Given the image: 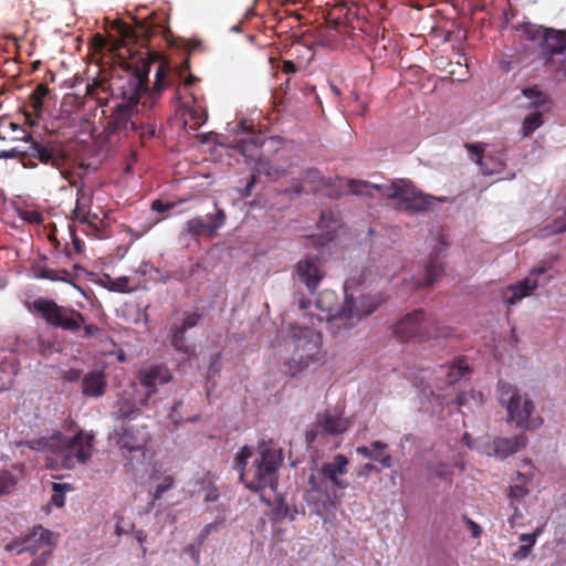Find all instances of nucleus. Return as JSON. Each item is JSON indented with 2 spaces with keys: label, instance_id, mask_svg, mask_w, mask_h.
<instances>
[{
  "label": "nucleus",
  "instance_id": "nucleus-46",
  "mask_svg": "<svg viewBox=\"0 0 566 566\" xmlns=\"http://www.w3.org/2000/svg\"><path fill=\"white\" fill-rule=\"evenodd\" d=\"M129 277L128 276H119L114 279L113 283V292L117 293H129L132 289L129 287Z\"/></svg>",
  "mask_w": 566,
  "mask_h": 566
},
{
  "label": "nucleus",
  "instance_id": "nucleus-32",
  "mask_svg": "<svg viewBox=\"0 0 566 566\" xmlns=\"http://www.w3.org/2000/svg\"><path fill=\"white\" fill-rule=\"evenodd\" d=\"M525 438L523 436L514 439H499L495 441V452L501 457L511 455L524 446Z\"/></svg>",
  "mask_w": 566,
  "mask_h": 566
},
{
  "label": "nucleus",
  "instance_id": "nucleus-43",
  "mask_svg": "<svg viewBox=\"0 0 566 566\" xmlns=\"http://www.w3.org/2000/svg\"><path fill=\"white\" fill-rule=\"evenodd\" d=\"M464 147L469 151V154L474 157V161L480 166L483 161L484 157V149L481 144H465Z\"/></svg>",
  "mask_w": 566,
  "mask_h": 566
},
{
  "label": "nucleus",
  "instance_id": "nucleus-36",
  "mask_svg": "<svg viewBox=\"0 0 566 566\" xmlns=\"http://www.w3.org/2000/svg\"><path fill=\"white\" fill-rule=\"evenodd\" d=\"M17 488V478L9 470L0 471V497L12 493Z\"/></svg>",
  "mask_w": 566,
  "mask_h": 566
},
{
  "label": "nucleus",
  "instance_id": "nucleus-37",
  "mask_svg": "<svg viewBox=\"0 0 566 566\" xmlns=\"http://www.w3.org/2000/svg\"><path fill=\"white\" fill-rule=\"evenodd\" d=\"M376 184H370L364 180H355L350 179L348 181L349 192L356 196H373V190L375 189Z\"/></svg>",
  "mask_w": 566,
  "mask_h": 566
},
{
  "label": "nucleus",
  "instance_id": "nucleus-11",
  "mask_svg": "<svg viewBox=\"0 0 566 566\" xmlns=\"http://www.w3.org/2000/svg\"><path fill=\"white\" fill-rule=\"evenodd\" d=\"M28 154L39 163L63 170L67 155L62 143L51 139H35L31 136L28 142Z\"/></svg>",
  "mask_w": 566,
  "mask_h": 566
},
{
  "label": "nucleus",
  "instance_id": "nucleus-49",
  "mask_svg": "<svg viewBox=\"0 0 566 566\" xmlns=\"http://www.w3.org/2000/svg\"><path fill=\"white\" fill-rule=\"evenodd\" d=\"M20 154L17 156V157H22L21 158V164L24 168H35L38 167V163L35 161L36 159L34 157H31L29 154H28V148L25 150H21L19 149L18 147H15Z\"/></svg>",
  "mask_w": 566,
  "mask_h": 566
},
{
  "label": "nucleus",
  "instance_id": "nucleus-52",
  "mask_svg": "<svg viewBox=\"0 0 566 566\" xmlns=\"http://www.w3.org/2000/svg\"><path fill=\"white\" fill-rule=\"evenodd\" d=\"M218 528V523H209L207 524L196 538V541L199 543V545H202L205 541L208 538V536L211 534L212 531H216Z\"/></svg>",
  "mask_w": 566,
  "mask_h": 566
},
{
  "label": "nucleus",
  "instance_id": "nucleus-51",
  "mask_svg": "<svg viewBox=\"0 0 566 566\" xmlns=\"http://www.w3.org/2000/svg\"><path fill=\"white\" fill-rule=\"evenodd\" d=\"M181 408H182V401H176L171 408V411L169 413V419L175 424H179V423L184 422V418L179 413Z\"/></svg>",
  "mask_w": 566,
  "mask_h": 566
},
{
  "label": "nucleus",
  "instance_id": "nucleus-31",
  "mask_svg": "<svg viewBox=\"0 0 566 566\" xmlns=\"http://www.w3.org/2000/svg\"><path fill=\"white\" fill-rule=\"evenodd\" d=\"M50 94L48 84L40 83L35 86L33 92L30 94V106L33 114L39 117L43 111V104L45 97Z\"/></svg>",
  "mask_w": 566,
  "mask_h": 566
},
{
  "label": "nucleus",
  "instance_id": "nucleus-58",
  "mask_svg": "<svg viewBox=\"0 0 566 566\" xmlns=\"http://www.w3.org/2000/svg\"><path fill=\"white\" fill-rule=\"evenodd\" d=\"M82 376V371L80 369L71 368L64 374V379L67 381H77Z\"/></svg>",
  "mask_w": 566,
  "mask_h": 566
},
{
  "label": "nucleus",
  "instance_id": "nucleus-5",
  "mask_svg": "<svg viewBox=\"0 0 566 566\" xmlns=\"http://www.w3.org/2000/svg\"><path fill=\"white\" fill-rule=\"evenodd\" d=\"M33 307L42 318L51 326L76 334L83 328L81 337L90 338L101 333V328L94 324H86V319L78 311L61 306L53 300L38 298Z\"/></svg>",
  "mask_w": 566,
  "mask_h": 566
},
{
  "label": "nucleus",
  "instance_id": "nucleus-33",
  "mask_svg": "<svg viewBox=\"0 0 566 566\" xmlns=\"http://www.w3.org/2000/svg\"><path fill=\"white\" fill-rule=\"evenodd\" d=\"M505 163L499 154H488L480 165L484 175H494L503 171Z\"/></svg>",
  "mask_w": 566,
  "mask_h": 566
},
{
  "label": "nucleus",
  "instance_id": "nucleus-28",
  "mask_svg": "<svg viewBox=\"0 0 566 566\" xmlns=\"http://www.w3.org/2000/svg\"><path fill=\"white\" fill-rule=\"evenodd\" d=\"M440 371L446 377L444 384L450 386L459 381L465 374H468L470 368L464 358H459L450 365L441 366Z\"/></svg>",
  "mask_w": 566,
  "mask_h": 566
},
{
  "label": "nucleus",
  "instance_id": "nucleus-35",
  "mask_svg": "<svg viewBox=\"0 0 566 566\" xmlns=\"http://www.w3.org/2000/svg\"><path fill=\"white\" fill-rule=\"evenodd\" d=\"M321 179L322 178H321L319 171L317 169H308V170H306L302 181H296L295 184H293V186H292L293 192L296 195H301L303 192L314 191L316 189V187L311 186L310 188H306L305 182L307 180H313L314 182L321 181Z\"/></svg>",
  "mask_w": 566,
  "mask_h": 566
},
{
  "label": "nucleus",
  "instance_id": "nucleus-53",
  "mask_svg": "<svg viewBox=\"0 0 566 566\" xmlns=\"http://www.w3.org/2000/svg\"><path fill=\"white\" fill-rule=\"evenodd\" d=\"M200 317H201V315L197 314V313L187 314L185 316L182 323L180 324V326L184 327L186 331L188 328H192L198 324Z\"/></svg>",
  "mask_w": 566,
  "mask_h": 566
},
{
  "label": "nucleus",
  "instance_id": "nucleus-9",
  "mask_svg": "<svg viewBox=\"0 0 566 566\" xmlns=\"http://www.w3.org/2000/svg\"><path fill=\"white\" fill-rule=\"evenodd\" d=\"M289 332L293 347L292 361L295 364L296 370H303L316 361L319 333L307 325L301 326L296 323L289 325Z\"/></svg>",
  "mask_w": 566,
  "mask_h": 566
},
{
  "label": "nucleus",
  "instance_id": "nucleus-47",
  "mask_svg": "<svg viewBox=\"0 0 566 566\" xmlns=\"http://www.w3.org/2000/svg\"><path fill=\"white\" fill-rule=\"evenodd\" d=\"M202 545H199L197 541L185 547V553L188 554L196 565L200 563V549Z\"/></svg>",
  "mask_w": 566,
  "mask_h": 566
},
{
  "label": "nucleus",
  "instance_id": "nucleus-59",
  "mask_svg": "<svg viewBox=\"0 0 566 566\" xmlns=\"http://www.w3.org/2000/svg\"><path fill=\"white\" fill-rule=\"evenodd\" d=\"M532 548H533V546L522 544L518 547L517 552L514 554V556L518 559H524L531 554Z\"/></svg>",
  "mask_w": 566,
  "mask_h": 566
},
{
  "label": "nucleus",
  "instance_id": "nucleus-56",
  "mask_svg": "<svg viewBox=\"0 0 566 566\" xmlns=\"http://www.w3.org/2000/svg\"><path fill=\"white\" fill-rule=\"evenodd\" d=\"M174 207L172 203H165L161 200L157 199L151 202V209L158 213L166 212Z\"/></svg>",
  "mask_w": 566,
  "mask_h": 566
},
{
  "label": "nucleus",
  "instance_id": "nucleus-19",
  "mask_svg": "<svg viewBox=\"0 0 566 566\" xmlns=\"http://www.w3.org/2000/svg\"><path fill=\"white\" fill-rule=\"evenodd\" d=\"M533 39H541V46L544 51L552 54H563L566 52V35L564 32L552 29L537 28L532 31Z\"/></svg>",
  "mask_w": 566,
  "mask_h": 566
},
{
  "label": "nucleus",
  "instance_id": "nucleus-48",
  "mask_svg": "<svg viewBox=\"0 0 566 566\" xmlns=\"http://www.w3.org/2000/svg\"><path fill=\"white\" fill-rule=\"evenodd\" d=\"M542 532H543V528L542 527H537L531 534H521L518 539L523 544H526V545H530V546H534L535 543H536L537 537L542 534Z\"/></svg>",
  "mask_w": 566,
  "mask_h": 566
},
{
  "label": "nucleus",
  "instance_id": "nucleus-26",
  "mask_svg": "<svg viewBox=\"0 0 566 566\" xmlns=\"http://www.w3.org/2000/svg\"><path fill=\"white\" fill-rule=\"evenodd\" d=\"M443 248H437L430 254L429 261L426 264V279L422 282L417 283L418 287H423L433 284L443 273V263L440 253Z\"/></svg>",
  "mask_w": 566,
  "mask_h": 566
},
{
  "label": "nucleus",
  "instance_id": "nucleus-55",
  "mask_svg": "<svg viewBox=\"0 0 566 566\" xmlns=\"http://www.w3.org/2000/svg\"><path fill=\"white\" fill-rule=\"evenodd\" d=\"M468 396H471V397H472V398H474V399H475L476 397H478L480 400L482 399V394H481V392L475 394L473 390H472L471 392H469V394H467V392H461V394H459V395L457 396V405H458L459 407L464 406V405L467 403V401H468Z\"/></svg>",
  "mask_w": 566,
  "mask_h": 566
},
{
  "label": "nucleus",
  "instance_id": "nucleus-34",
  "mask_svg": "<svg viewBox=\"0 0 566 566\" xmlns=\"http://www.w3.org/2000/svg\"><path fill=\"white\" fill-rule=\"evenodd\" d=\"M171 338L170 344L171 346L180 353L189 354L190 353V346L186 344V329L181 327L180 325H174L170 328Z\"/></svg>",
  "mask_w": 566,
  "mask_h": 566
},
{
  "label": "nucleus",
  "instance_id": "nucleus-30",
  "mask_svg": "<svg viewBox=\"0 0 566 566\" xmlns=\"http://www.w3.org/2000/svg\"><path fill=\"white\" fill-rule=\"evenodd\" d=\"M436 198L430 195H424L418 191L411 201L406 206L403 211L408 212H427L432 209Z\"/></svg>",
  "mask_w": 566,
  "mask_h": 566
},
{
  "label": "nucleus",
  "instance_id": "nucleus-7",
  "mask_svg": "<svg viewBox=\"0 0 566 566\" xmlns=\"http://www.w3.org/2000/svg\"><path fill=\"white\" fill-rule=\"evenodd\" d=\"M119 448L122 455L128 459L126 467L134 470L137 463H143L146 454V446L150 434L145 424H135L132 422H122L114 428L109 437Z\"/></svg>",
  "mask_w": 566,
  "mask_h": 566
},
{
  "label": "nucleus",
  "instance_id": "nucleus-20",
  "mask_svg": "<svg viewBox=\"0 0 566 566\" xmlns=\"http://www.w3.org/2000/svg\"><path fill=\"white\" fill-rule=\"evenodd\" d=\"M31 134L9 117H0V142L9 146L15 142H29Z\"/></svg>",
  "mask_w": 566,
  "mask_h": 566
},
{
  "label": "nucleus",
  "instance_id": "nucleus-8",
  "mask_svg": "<svg viewBox=\"0 0 566 566\" xmlns=\"http://www.w3.org/2000/svg\"><path fill=\"white\" fill-rule=\"evenodd\" d=\"M497 397L500 405L507 411L510 422L526 429L537 427V419L532 418L535 409L533 401L526 395H522L516 387L500 380L497 382Z\"/></svg>",
  "mask_w": 566,
  "mask_h": 566
},
{
  "label": "nucleus",
  "instance_id": "nucleus-10",
  "mask_svg": "<svg viewBox=\"0 0 566 566\" xmlns=\"http://www.w3.org/2000/svg\"><path fill=\"white\" fill-rule=\"evenodd\" d=\"M53 532L42 526L34 527L21 541H14L6 546V549L15 551L17 554L30 553L34 555L32 562H43V566L48 563L55 545Z\"/></svg>",
  "mask_w": 566,
  "mask_h": 566
},
{
  "label": "nucleus",
  "instance_id": "nucleus-25",
  "mask_svg": "<svg viewBox=\"0 0 566 566\" xmlns=\"http://www.w3.org/2000/svg\"><path fill=\"white\" fill-rule=\"evenodd\" d=\"M388 446L381 441H374L370 447L360 446L356 452L366 459L378 461L384 468L392 465L391 455L387 453Z\"/></svg>",
  "mask_w": 566,
  "mask_h": 566
},
{
  "label": "nucleus",
  "instance_id": "nucleus-14",
  "mask_svg": "<svg viewBox=\"0 0 566 566\" xmlns=\"http://www.w3.org/2000/svg\"><path fill=\"white\" fill-rule=\"evenodd\" d=\"M227 216L223 209L218 208L216 213L206 217H196L186 222V232L192 238L207 235L213 238L226 223Z\"/></svg>",
  "mask_w": 566,
  "mask_h": 566
},
{
  "label": "nucleus",
  "instance_id": "nucleus-61",
  "mask_svg": "<svg viewBox=\"0 0 566 566\" xmlns=\"http://www.w3.org/2000/svg\"><path fill=\"white\" fill-rule=\"evenodd\" d=\"M71 235H72V242H73V245H74V250L77 252V253H82L83 251V248H84V243L82 242V240H80L75 233L72 231L71 232Z\"/></svg>",
  "mask_w": 566,
  "mask_h": 566
},
{
  "label": "nucleus",
  "instance_id": "nucleus-29",
  "mask_svg": "<svg viewBox=\"0 0 566 566\" xmlns=\"http://www.w3.org/2000/svg\"><path fill=\"white\" fill-rule=\"evenodd\" d=\"M35 277L50 280L53 282H70L71 274L67 270H53L42 264H35L33 266Z\"/></svg>",
  "mask_w": 566,
  "mask_h": 566
},
{
  "label": "nucleus",
  "instance_id": "nucleus-41",
  "mask_svg": "<svg viewBox=\"0 0 566 566\" xmlns=\"http://www.w3.org/2000/svg\"><path fill=\"white\" fill-rule=\"evenodd\" d=\"M188 113L190 119L193 120L191 129H198L208 118L207 111L200 107H192Z\"/></svg>",
  "mask_w": 566,
  "mask_h": 566
},
{
  "label": "nucleus",
  "instance_id": "nucleus-22",
  "mask_svg": "<svg viewBox=\"0 0 566 566\" xmlns=\"http://www.w3.org/2000/svg\"><path fill=\"white\" fill-rule=\"evenodd\" d=\"M106 379L103 371L93 370L82 378V394L86 397L98 398L106 392Z\"/></svg>",
  "mask_w": 566,
  "mask_h": 566
},
{
  "label": "nucleus",
  "instance_id": "nucleus-50",
  "mask_svg": "<svg viewBox=\"0 0 566 566\" xmlns=\"http://www.w3.org/2000/svg\"><path fill=\"white\" fill-rule=\"evenodd\" d=\"M218 499H219V490L211 481H209L208 485L206 488L203 501L205 502H216Z\"/></svg>",
  "mask_w": 566,
  "mask_h": 566
},
{
  "label": "nucleus",
  "instance_id": "nucleus-17",
  "mask_svg": "<svg viewBox=\"0 0 566 566\" xmlns=\"http://www.w3.org/2000/svg\"><path fill=\"white\" fill-rule=\"evenodd\" d=\"M295 271L298 280L306 285L311 293L317 289L324 277V272L317 258L306 256L300 260L295 265Z\"/></svg>",
  "mask_w": 566,
  "mask_h": 566
},
{
  "label": "nucleus",
  "instance_id": "nucleus-21",
  "mask_svg": "<svg viewBox=\"0 0 566 566\" xmlns=\"http://www.w3.org/2000/svg\"><path fill=\"white\" fill-rule=\"evenodd\" d=\"M118 33L125 44L136 43L139 38L149 41L155 34V30L146 21H136V27L133 28L127 23L120 22Z\"/></svg>",
  "mask_w": 566,
  "mask_h": 566
},
{
  "label": "nucleus",
  "instance_id": "nucleus-38",
  "mask_svg": "<svg viewBox=\"0 0 566 566\" xmlns=\"http://www.w3.org/2000/svg\"><path fill=\"white\" fill-rule=\"evenodd\" d=\"M528 490L524 485L510 486L509 497L511 499V506L514 510L513 516L510 518V523L513 524V520L518 515V507L515 505V501L524 499L527 495Z\"/></svg>",
  "mask_w": 566,
  "mask_h": 566
},
{
  "label": "nucleus",
  "instance_id": "nucleus-60",
  "mask_svg": "<svg viewBox=\"0 0 566 566\" xmlns=\"http://www.w3.org/2000/svg\"><path fill=\"white\" fill-rule=\"evenodd\" d=\"M297 70L298 69L293 61H290V60L283 61L282 72H284L286 74H293V73H296Z\"/></svg>",
  "mask_w": 566,
  "mask_h": 566
},
{
  "label": "nucleus",
  "instance_id": "nucleus-1",
  "mask_svg": "<svg viewBox=\"0 0 566 566\" xmlns=\"http://www.w3.org/2000/svg\"><path fill=\"white\" fill-rule=\"evenodd\" d=\"M150 63L140 60L129 74L127 86L122 88V102L118 103L107 125L109 139L120 140L133 134L139 127V101L145 97L143 107L149 102L154 106L160 93L169 85V69L160 63L156 70L155 83L151 91L148 88V74Z\"/></svg>",
  "mask_w": 566,
  "mask_h": 566
},
{
  "label": "nucleus",
  "instance_id": "nucleus-39",
  "mask_svg": "<svg viewBox=\"0 0 566 566\" xmlns=\"http://www.w3.org/2000/svg\"><path fill=\"white\" fill-rule=\"evenodd\" d=\"M133 134L137 135L140 143L144 145L148 139L156 136V127L154 124L144 123L143 118L139 116V127H137Z\"/></svg>",
  "mask_w": 566,
  "mask_h": 566
},
{
  "label": "nucleus",
  "instance_id": "nucleus-16",
  "mask_svg": "<svg viewBox=\"0 0 566 566\" xmlns=\"http://www.w3.org/2000/svg\"><path fill=\"white\" fill-rule=\"evenodd\" d=\"M376 191L397 201V209L403 210L419 191L410 181L399 179L389 185L375 186Z\"/></svg>",
  "mask_w": 566,
  "mask_h": 566
},
{
  "label": "nucleus",
  "instance_id": "nucleus-24",
  "mask_svg": "<svg viewBox=\"0 0 566 566\" xmlns=\"http://www.w3.org/2000/svg\"><path fill=\"white\" fill-rule=\"evenodd\" d=\"M140 415L142 411L137 400L132 396V394L124 391L117 400L115 418L123 422H132V420L136 419Z\"/></svg>",
  "mask_w": 566,
  "mask_h": 566
},
{
  "label": "nucleus",
  "instance_id": "nucleus-54",
  "mask_svg": "<svg viewBox=\"0 0 566 566\" xmlns=\"http://www.w3.org/2000/svg\"><path fill=\"white\" fill-rule=\"evenodd\" d=\"M238 148L245 155L251 148H258V144L253 138L242 139L238 143Z\"/></svg>",
  "mask_w": 566,
  "mask_h": 566
},
{
  "label": "nucleus",
  "instance_id": "nucleus-40",
  "mask_svg": "<svg viewBox=\"0 0 566 566\" xmlns=\"http://www.w3.org/2000/svg\"><path fill=\"white\" fill-rule=\"evenodd\" d=\"M256 171L259 174H263L270 178H279L280 176H282L284 174V171L282 169L272 166L266 160H260L256 164Z\"/></svg>",
  "mask_w": 566,
  "mask_h": 566
},
{
  "label": "nucleus",
  "instance_id": "nucleus-45",
  "mask_svg": "<svg viewBox=\"0 0 566 566\" xmlns=\"http://www.w3.org/2000/svg\"><path fill=\"white\" fill-rule=\"evenodd\" d=\"M174 478L168 475V476H165L163 482L160 484L157 485L155 492H154V500H159L163 494L165 492H167L168 490H170L172 486H174Z\"/></svg>",
  "mask_w": 566,
  "mask_h": 566
},
{
  "label": "nucleus",
  "instance_id": "nucleus-57",
  "mask_svg": "<svg viewBox=\"0 0 566 566\" xmlns=\"http://www.w3.org/2000/svg\"><path fill=\"white\" fill-rule=\"evenodd\" d=\"M463 518L471 531V535L475 538L480 537L482 534V528L480 527V525L467 516H464Z\"/></svg>",
  "mask_w": 566,
  "mask_h": 566
},
{
  "label": "nucleus",
  "instance_id": "nucleus-44",
  "mask_svg": "<svg viewBox=\"0 0 566 566\" xmlns=\"http://www.w3.org/2000/svg\"><path fill=\"white\" fill-rule=\"evenodd\" d=\"M67 484H59V483H54L53 484V495L51 497V503L54 504L55 506L57 507H62L65 503V496L64 494L62 493V490L64 488H66Z\"/></svg>",
  "mask_w": 566,
  "mask_h": 566
},
{
  "label": "nucleus",
  "instance_id": "nucleus-15",
  "mask_svg": "<svg viewBox=\"0 0 566 566\" xmlns=\"http://www.w3.org/2000/svg\"><path fill=\"white\" fill-rule=\"evenodd\" d=\"M172 379V375L165 365L151 366L139 374V382L146 388L144 398L139 400L140 406H145L148 399L157 391V386L165 385Z\"/></svg>",
  "mask_w": 566,
  "mask_h": 566
},
{
  "label": "nucleus",
  "instance_id": "nucleus-12",
  "mask_svg": "<svg viewBox=\"0 0 566 566\" xmlns=\"http://www.w3.org/2000/svg\"><path fill=\"white\" fill-rule=\"evenodd\" d=\"M523 95L531 101L526 107L534 108V112L525 116L522 124L523 136L530 137L535 129L543 125L542 111L547 109L546 105L548 104V96L537 87L523 90Z\"/></svg>",
  "mask_w": 566,
  "mask_h": 566
},
{
  "label": "nucleus",
  "instance_id": "nucleus-27",
  "mask_svg": "<svg viewBox=\"0 0 566 566\" xmlns=\"http://www.w3.org/2000/svg\"><path fill=\"white\" fill-rule=\"evenodd\" d=\"M72 219L75 222L85 224L87 227L85 230L87 234H94L95 237L101 238L98 234L99 229L95 223V221L98 220V217L85 211V209L82 207L80 197L76 199V206L72 212Z\"/></svg>",
  "mask_w": 566,
  "mask_h": 566
},
{
  "label": "nucleus",
  "instance_id": "nucleus-4",
  "mask_svg": "<svg viewBox=\"0 0 566 566\" xmlns=\"http://www.w3.org/2000/svg\"><path fill=\"white\" fill-rule=\"evenodd\" d=\"M253 451L244 446L234 458L233 468L239 472L240 480L251 491L275 490L277 486V471L283 463L280 449L270 447L265 442L259 446V457L250 468H247Z\"/></svg>",
  "mask_w": 566,
  "mask_h": 566
},
{
  "label": "nucleus",
  "instance_id": "nucleus-42",
  "mask_svg": "<svg viewBox=\"0 0 566 566\" xmlns=\"http://www.w3.org/2000/svg\"><path fill=\"white\" fill-rule=\"evenodd\" d=\"M115 517V534L117 536L128 534L134 528V524L130 521L126 520L123 515L116 514Z\"/></svg>",
  "mask_w": 566,
  "mask_h": 566
},
{
  "label": "nucleus",
  "instance_id": "nucleus-63",
  "mask_svg": "<svg viewBox=\"0 0 566 566\" xmlns=\"http://www.w3.org/2000/svg\"><path fill=\"white\" fill-rule=\"evenodd\" d=\"M308 484L311 486V491H317V492L322 491V484H318L316 482V479L314 475L310 476Z\"/></svg>",
  "mask_w": 566,
  "mask_h": 566
},
{
  "label": "nucleus",
  "instance_id": "nucleus-2",
  "mask_svg": "<svg viewBox=\"0 0 566 566\" xmlns=\"http://www.w3.org/2000/svg\"><path fill=\"white\" fill-rule=\"evenodd\" d=\"M385 298L381 295L364 294L354 279L344 283V302L337 305V294L332 290H323L316 298V307L326 313L325 316H308V324L315 325V319L326 321L329 331L338 334L354 327L359 321L373 314Z\"/></svg>",
  "mask_w": 566,
  "mask_h": 566
},
{
  "label": "nucleus",
  "instance_id": "nucleus-64",
  "mask_svg": "<svg viewBox=\"0 0 566 566\" xmlns=\"http://www.w3.org/2000/svg\"><path fill=\"white\" fill-rule=\"evenodd\" d=\"M198 77H196L195 75H189L185 78L184 81V86L185 87H190L192 86L193 84H196L198 82Z\"/></svg>",
  "mask_w": 566,
  "mask_h": 566
},
{
  "label": "nucleus",
  "instance_id": "nucleus-23",
  "mask_svg": "<svg viewBox=\"0 0 566 566\" xmlns=\"http://www.w3.org/2000/svg\"><path fill=\"white\" fill-rule=\"evenodd\" d=\"M317 426L327 434H340L349 429V421L338 415H334L326 410L317 415Z\"/></svg>",
  "mask_w": 566,
  "mask_h": 566
},
{
  "label": "nucleus",
  "instance_id": "nucleus-13",
  "mask_svg": "<svg viewBox=\"0 0 566 566\" xmlns=\"http://www.w3.org/2000/svg\"><path fill=\"white\" fill-rule=\"evenodd\" d=\"M544 273L545 268L534 269L524 279L503 289L501 291L503 302L509 306H512L517 304L524 297L532 295V293L539 286V276Z\"/></svg>",
  "mask_w": 566,
  "mask_h": 566
},
{
  "label": "nucleus",
  "instance_id": "nucleus-6",
  "mask_svg": "<svg viewBox=\"0 0 566 566\" xmlns=\"http://www.w3.org/2000/svg\"><path fill=\"white\" fill-rule=\"evenodd\" d=\"M394 334L401 342L419 340L447 337L450 334L449 327H440L438 321L427 317L423 310H415L406 314L394 326Z\"/></svg>",
  "mask_w": 566,
  "mask_h": 566
},
{
  "label": "nucleus",
  "instance_id": "nucleus-18",
  "mask_svg": "<svg viewBox=\"0 0 566 566\" xmlns=\"http://www.w3.org/2000/svg\"><path fill=\"white\" fill-rule=\"evenodd\" d=\"M348 459L344 454H336L331 462L323 463L318 473L337 490H344L348 486V483L340 479V476L347 473Z\"/></svg>",
  "mask_w": 566,
  "mask_h": 566
},
{
  "label": "nucleus",
  "instance_id": "nucleus-3",
  "mask_svg": "<svg viewBox=\"0 0 566 566\" xmlns=\"http://www.w3.org/2000/svg\"><path fill=\"white\" fill-rule=\"evenodd\" d=\"M21 444L34 451L52 453L62 468L74 469L92 458L94 434L80 429L70 438L55 430L48 437L25 440Z\"/></svg>",
  "mask_w": 566,
  "mask_h": 566
},
{
  "label": "nucleus",
  "instance_id": "nucleus-62",
  "mask_svg": "<svg viewBox=\"0 0 566 566\" xmlns=\"http://www.w3.org/2000/svg\"><path fill=\"white\" fill-rule=\"evenodd\" d=\"M371 471H376V472H379V469L375 465V464H371V463H366L364 464L360 469H359V472L358 474L359 475H363V474H367Z\"/></svg>",
  "mask_w": 566,
  "mask_h": 566
}]
</instances>
